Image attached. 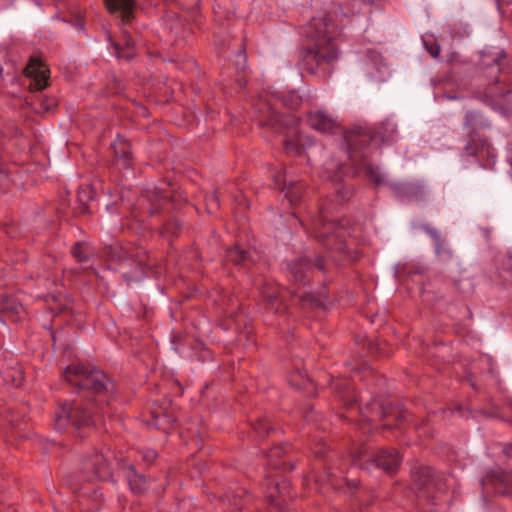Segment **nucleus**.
I'll return each instance as SVG.
<instances>
[{"label": "nucleus", "mask_w": 512, "mask_h": 512, "mask_svg": "<svg viewBox=\"0 0 512 512\" xmlns=\"http://www.w3.org/2000/svg\"><path fill=\"white\" fill-rule=\"evenodd\" d=\"M67 382L78 387L79 397L61 403L54 414L55 428L59 431L70 427L81 428L94 423L98 410L115 391L114 383L100 370H87L81 364H73L64 370Z\"/></svg>", "instance_id": "obj_1"}, {"label": "nucleus", "mask_w": 512, "mask_h": 512, "mask_svg": "<svg viewBox=\"0 0 512 512\" xmlns=\"http://www.w3.org/2000/svg\"><path fill=\"white\" fill-rule=\"evenodd\" d=\"M335 6L327 13L312 18L307 26L306 35L309 44L304 50L303 65L310 74L329 73V66L338 58L339 49L336 37L338 27L332 20V14L341 13L344 16L353 15L359 11L358 0H334Z\"/></svg>", "instance_id": "obj_2"}, {"label": "nucleus", "mask_w": 512, "mask_h": 512, "mask_svg": "<svg viewBox=\"0 0 512 512\" xmlns=\"http://www.w3.org/2000/svg\"><path fill=\"white\" fill-rule=\"evenodd\" d=\"M506 54L502 50L481 52L480 65L486 70L489 83L485 85L483 100L504 116L512 115V101L506 95L512 91V62L503 64Z\"/></svg>", "instance_id": "obj_3"}, {"label": "nucleus", "mask_w": 512, "mask_h": 512, "mask_svg": "<svg viewBox=\"0 0 512 512\" xmlns=\"http://www.w3.org/2000/svg\"><path fill=\"white\" fill-rule=\"evenodd\" d=\"M328 215V208L322 206L319 215L311 219L315 239L327 249L339 254V259L356 261L359 258L358 252H350L344 240L347 235V221L345 223L328 221Z\"/></svg>", "instance_id": "obj_4"}, {"label": "nucleus", "mask_w": 512, "mask_h": 512, "mask_svg": "<svg viewBox=\"0 0 512 512\" xmlns=\"http://www.w3.org/2000/svg\"><path fill=\"white\" fill-rule=\"evenodd\" d=\"M396 125L389 119L381 122L374 130L362 126H354L344 134V140L349 149L362 147L373 141L381 143L393 141Z\"/></svg>", "instance_id": "obj_5"}, {"label": "nucleus", "mask_w": 512, "mask_h": 512, "mask_svg": "<svg viewBox=\"0 0 512 512\" xmlns=\"http://www.w3.org/2000/svg\"><path fill=\"white\" fill-rule=\"evenodd\" d=\"M412 488L424 497L434 496V492H441L445 488L443 478L431 467L419 466L412 474Z\"/></svg>", "instance_id": "obj_6"}, {"label": "nucleus", "mask_w": 512, "mask_h": 512, "mask_svg": "<svg viewBox=\"0 0 512 512\" xmlns=\"http://www.w3.org/2000/svg\"><path fill=\"white\" fill-rule=\"evenodd\" d=\"M255 117L260 127L270 128L276 133L283 132L285 127L294 123L291 116H280L269 102L264 101L258 102Z\"/></svg>", "instance_id": "obj_7"}, {"label": "nucleus", "mask_w": 512, "mask_h": 512, "mask_svg": "<svg viewBox=\"0 0 512 512\" xmlns=\"http://www.w3.org/2000/svg\"><path fill=\"white\" fill-rule=\"evenodd\" d=\"M343 164L338 160L331 158L324 164V177L333 182L337 201L344 203L353 195V189L342 183L343 181Z\"/></svg>", "instance_id": "obj_8"}, {"label": "nucleus", "mask_w": 512, "mask_h": 512, "mask_svg": "<svg viewBox=\"0 0 512 512\" xmlns=\"http://www.w3.org/2000/svg\"><path fill=\"white\" fill-rule=\"evenodd\" d=\"M82 472L88 481L95 479L105 481L112 477V469L108 459L97 452L84 458Z\"/></svg>", "instance_id": "obj_9"}, {"label": "nucleus", "mask_w": 512, "mask_h": 512, "mask_svg": "<svg viewBox=\"0 0 512 512\" xmlns=\"http://www.w3.org/2000/svg\"><path fill=\"white\" fill-rule=\"evenodd\" d=\"M288 276L294 283L305 284L309 279V274L313 269L325 271L326 264L321 257H317L312 263L310 258L301 257L288 264Z\"/></svg>", "instance_id": "obj_10"}, {"label": "nucleus", "mask_w": 512, "mask_h": 512, "mask_svg": "<svg viewBox=\"0 0 512 512\" xmlns=\"http://www.w3.org/2000/svg\"><path fill=\"white\" fill-rule=\"evenodd\" d=\"M25 74L31 79L30 90H43L48 86L50 71L43 62L37 58H31L25 68Z\"/></svg>", "instance_id": "obj_11"}, {"label": "nucleus", "mask_w": 512, "mask_h": 512, "mask_svg": "<svg viewBox=\"0 0 512 512\" xmlns=\"http://www.w3.org/2000/svg\"><path fill=\"white\" fill-rule=\"evenodd\" d=\"M360 147L348 150V156L357 169H363L367 178L372 180L376 186L387 184L384 175L380 172L378 166L368 163L364 156L359 152ZM390 183H388L389 185Z\"/></svg>", "instance_id": "obj_12"}, {"label": "nucleus", "mask_w": 512, "mask_h": 512, "mask_svg": "<svg viewBox=\"0 0 512 512\" xmlns=\"http://www.w3.org/2000/svg\"><path fill=\"white\" fill-rule=\"evenodd\" d=\"M260 294L263 298L265 308L274 314L283 313L285 305L280 296L279 288L272 282L265 281L260 287Z\"/></svg>", "instance_id": "obj_13"}, {"label": "nucleus", "mask_w": 512, "mask_h": 512, "mask_svg": "<svg viewBox=\"0 0 512 512\" xmlns=\"http://www.w3.org/2000/svg\"><path fill=\"white\" fill-rule=\"evenodd\" d=\"M464 153L468 156H475L479 158H494V149L481 137L479 134H469L467 144L464 147Z\"/></svg>", "instance_id": "obj_14"}, {"label": "nucleus", "mask_w": 512, "mask_h": 512, "mask_svg": "<svg viewBox=\"0 0 512 512\" xmlns=\"http://www.w3.org/2000/svg\"><path fill=\"white\" fill-rule=\"evenodd\" d=\"M308 125L322 133H332L338 127L337 120L324 111H312L307 114Z\"/></svg>", "instance_id": "obj_15"}, {"label": "nucleus", "mask_w": 512, "mask_h": 512, "mask_svg": "<svg viewBox=\"0 0 512 512\" xmlns=\"http://www.w3.org/2000/svg\"><path fill=\"white\" fill-rule=\"evenodd\" d=\"M120 467L125 471L130 489L135 494H141L148 488V480L145 475L138 473L135 467L126 459L119 461Z\"/></svg>", "instance_id": "obj_16"}, {"label": "nucleus", "mask_w": 512, "mask_h": 512, "mask_svg": "<svg viewBox=\"0 0 512 512\" xmlns=\"http://www.w3.org/2000/svg\"><path fill=\"white\" fill-rule=\"evenodd\" d=\"M484 489L492 486L496 493L501 495L512 494V482L510 476L503 472H491L482 480Z\"/></svg>", "instance_id": "obj_17"}, {"label": "nucleus", "mask_w": 512, "mask_h": 512, "mask_svg": "<svg viewBox=\"0 0 512 512\" xmlns=\"http://www.w3.org/2000/svg\"><path fill=\"white\" fill-rule=\"evenodd\" d=\"M0 312L7 319L18 322L24 315V307L22 304L13 296L0 295Z\"/></svg>", "instance_id": "obj_18"}, {"label": "nucleus", "mask_w": 512, "mask_h": 512, "mask_svg": "<svg viewBox=\"0 0 512 512\" xmlns=\"http://www.w3.org/2000/svg\"><path fill=\"white\" fill-rule=\"evenodd\" d=\"M375 464L386 472H395L401 462V458L395 449H380L373 457Z\"/></svg>", "instance_id": "obj_19"}, {"label": "nucleus", "mask_w": 512, "mask_h": 512, "mask_svg": "<svg viewBox=\"0 0 512 512\" xmlns=\"http://www.w3.org/2000/svg\"><path fill=\"white\" fill-rule=\"evenodd\" d=\"M105 4L111 13H121L124 24L129 23L133 18L134 0H105Z\"/></svg>", "instance_id": "obj_20"}, {"label": "nucleus", "mask_w": 512, "mask_h": 512, "mask_svg": "<svg viewBox=\"0 0 512 512\" xmlns=\"http://www.w3.org/2000/svg\"><path fill=\"white\" fill-rule=\"evenodd\" d=\"M281 181L283 182L281 190L285 193V197L289 202L292 205L299 203L303 196V184L300 182H294L293 180L287 181L286 177L282 180L281 176H278L275 179L276 185H279Z\"/></svg>", "instance_id": "obj_21"}, {"label": "nucleus", "mask_w": 512, "mask_h": 512, "mask_svg": "<svg viewBox=\"0 0 512 512\" xmlns=\"http://www.w3.org/2000/svg\"><path fill=\"white\" fill-rule=\"evenodd\" d=\"M291 484L288 480L284 479L281 482H276L273 491L267 494V499L271 505L277 506L280 509L286 503V498L290 493Z\"/></svg>", "instance_id": "obj_22"}, {"label": "nucleus", "mask_w": 512, "mask_h": 512, "mask_svg": "<svg viewBox=\"0 0 512 512\" xmlns=\"http://www.w3.org/2000/svg\"><path fill=\"white\" fill-rule=\"evenodd\" d=\"M332 388L347 406H351L358 400L350 382L347 379H337L333 381Z\"/></svg>", "instance_id": "obj_23"}, {"label": "nucleus", "mask_w": 512, "mask_h": 512, "mask_svg": "<svg viewBox=\"0 0 512 512\" xmlns=\"http://www.w3.org/2000/svg\"><path fill=\"white\" fill-rule=\"evenodd\" d=\"M392 191L400 197L417 199L423 194V187L414 183H390Z\"/></svg>", "instance_id": "obj_24"}, {"label": "nucleus", "mask_w": 512, "mask_h": 512, "mask_svg": "<svg viewBox=\"0 0 512 512\" xmlns=\"http://www.w3.org/2000/svg\"><path fill=\"white\" fill-rule=\"evenodd\" d=\"M115 156L123 166L129 168L132 164V154L130 151V144L124 138H118L113 145Z\"/></svg>", "instance_id": "obj_25"}, {"label": "nucleus", "mask_w": 512, "mask_h": 512, "mask_svg": "<svg viewBox=\"0 0 512 512\" xmlns=\"http://www.w3.org/2000/svg\"><path fill=\"white\" fill-rule=\"evenodd\" d=\"M226 259L235 265L247 266L252 262L251 254L249 251L235 245L227 249Z\"/></svg>", "instance_id": "obj_26"}, {"label": "nucleus", "mask_w": 512, "mask_h": 512, "mask_svg": "<svg viewBox=\"0 0 512 512\" xmlns=\"http://www.w3.org/2000/svg\"><path fill=\"white\" fill-rule=\"evenodd\" d=\"M464 126L470 131L469 134H478L477 130L486 128L489 124L479 113L468 111L465 114Z\"/></svg>", "instance_id": "obj_27"}, {"label": "nucleus", "mask_w": 512, "mask_h": 512, "mask_svg": "<svg viewBox=\"0 0 512 512\" xmlns=\"http://www.w3.org/2000/svg\"><path fill=\"white\" fill-rule=\"evenodd\" d=\"M2 377L5 383L18 387L24 380V372L22 367L17 365L16 367H9L3 371Z\"/></svg>", "instance_id": "obj_28"}, {"label": "nucleus", "mask_w": 512, "mask_h": 512, "mask_svg": "<svg viewBox=\"0 0 512 512\" xmlns=\"http://www.w3.org/2000/svg\"><path fill=\"white\" fill-rule=\"evenodd\" d=\"M102 502L103 494L99 489H95L92 494H86L82 500V504L86 506L88 512L98 511Z\"/></svg>", "instance_id": "obj_29"}, {"label": "nucleus", "mask_w": 512, "mask_h": 512, "mask_svg": "<svg viewBox=\"0 0 512 512\" xmlns=\"http://www.w3.org/2000/svg\"><path fill=\"white\" fill-rule=\"evenodd\" d=\"M289 382L293 387L302 390H308L309 386L313 385L312 381L307 376V374L299 369L295 370L290 375Z\"/></svg>", "instance_id": "obj_30"}, {"label": "nucleus", "mask_w": 512, "mask_h": 512, "mask_svg": "<svg viewBox=\"0 0 512 512\" xmlns=\"http://www.w3.org/2000/svg\"><path fill=\"white\" fill-rule=\"evenodd\" d=\"M93 198L92 188L88 185L81 186L77 192V201L79 203L78 213H86L88 211L87 203Z\"/></svg>", "instance_id": "obj_31"}, {"label": "nucleus", "mask_w": 512, "mask_h": 512, "mask_svg": "<svg viewBox=\"0 0 512 512\" xmlns=\"http://www.w3.org/2000/svg\"><path fill=\"white\" fill-rule=\"evenodd\" d=\"M434 246L436 256L441 262L447 263L453 258V251L445 239L438 242Z\"/></svg>", "instance_id": "obj_32"}, {"label": "nucleus", "mask_w": 512, "mask_h": 512, "mask_svg": "<svg viewBox=\"0 0 512 512\" xmlns=\"http://www.w3.org/2000/svg\"><path fill=\"white\" fill-rule=\"evenodd\" d=\"M72 254L78 262L84 263L90 259L92 252L89 246L83 243H76L72 248Z\"/></svg>", "instance_id": "obj_33"}, {"label": "nucleus", "mask_w": 512, "mask_h": 512, "mask_svg": "<svg viewBox=\"0 0 512 512\" xmlns=\"http://www.w3.org/2000/svg\"><path fill=\"white\" fill-rule=\"evenodd\" d=\"M284 454H285V449L283 446H276V447L272 448L267 453L268 464L274 468H281L282 465H284V463L278 462V459H280Z\"/></svg>", "instance_id": "obj_34"}, {"label": "nucleus", "mask_w": 512, "mask_h": 512, "mask_svg": "<svg viewBox=\"0 0 512 512\" xmlns=\"http://www.w3.org/2000/svg\"><path fill=\"white\" fill-rule=\"evenodd\" d=\"M300 302L303 307L324 308L323 300L311 293L301 295Z\"/></svg>", "instance_id": "obj_35"}, {"label": "nucleus", "mask_w": 512, "mask_h": 512, "mask_svg": "<svg viewBox=\"0 0 512 512\" xmlns=\"http://www.w3.org/2000/svg\"><path fill=\"white\" fill-rule=\"evenodd\" d=\"M284 149L288 154L299 155L302 152V145L297 139L287 138L283 142Z\"/></svg>", "instance_id": "obj_36"}, {"label": "nucleus", "mask_w": 512, "mask_h": 512, "mask_svg": "<svg viewBox=\"0 0 512 512\" xmlns=\"http://www.w3.org/2000/svg\"><path fill=\"white\" fill-rule=\"evenodd\" d=\"M283 104L291 109H296L302 103L301 96L296 92H290L283 97Z\"/></svg>", "instance_id": "obj_37"}, {"label": "nucleus", "mask_w": 512, "mask_h": 512, "mask_svg": "<svg viewBox=\"0 0 512 512\" xmlns=\"http://www.w3.org/2000/svg\"><path fill=\"white\" fill-rule=\"evenodd\" d=\"M206 209L209 213L216 212L219 207V194L217 191L213 192L212 194L208 195L205 199Z\"/></svg>", "instance_id": "obj_38"}, {"label": "nucleus", "mask_w": 512, "mask_h": 512, "mask_svg": "<svg viewBox=\"0 0 512 512\" xmlns=\"http://www.w3.org/2000/svg\"><path fill=\"white\" fill-rule=\"evenodd\" d=\"M254 431L258 434L259 437H264L266 433H268L272 428L269 424L268 419H258L253 424Z\"/></svg>", "instance_id": "obj_39"}, {"label": "nucleus", "mask_w": 512, "mask_h": 512, "mask_svg": "<svg viewBox=\"0 0 512 512\" xmlns=\"http://www.w3.org/2000/svg\"><path fill=\"white\" fill-rule=\"evenodd\" d=\"M181 228V224L179 223L178 220H172V221H169L167 222L162 230H161V233L165 236H168V235H176L177 232L180 230Z\"/></svg>", "instance_id": "obj_40"}, {"label": "nucleus", "mask_w": 512, "mask_h": 512, "mask_svg": "<svg viewBox=\"0 0 512 512\" xmlns=\"http://www.w3.org/2000/svg\"><path fill=\"white\" fill-rule=\"evenodd\" d=\"M423 229L432 238V240L434 241V245L444 240V238L441 236L440 232L437 229L430 226H424Z\"/></svg>", "instance_id": "obj_41"}, {"label": "nucleus", "mask_w": 512, "mask_h": 512, "mask_svg": "<svg viewBox=\"0 0 512 512\" xmlns=\"http://www.w3.org/2000/svg\"><path fill=\"white\" fill-rule=\"evenodd\" d=\"M425 44V47L428 51V53L433 57V58H437L440 54V45L437 44L436 42H432L431 44H429L427 41L424 42Z\"/></svg>", "instance_id": "obj_42"}, {"label": "nucleus", "mask_w": 512, "mask_h": 512, "mask_svg": "<svg viewBox=\"0 0 512 512\" xmlns=\"http://www.w3.org/2000/svg\"><path fill=\"white\" fill-rule=\"evenodd\" d=\"M157 458V452L153 449H146L142 452V459L147 464H151Z\"/></svg>", "instance_id": "obj_43"}, {"label": "nucleus", "mask_w": 512, "mask_h": 512, "mask_svg": "<svg viewBox=\"0 0 512 512\" xmlns=\"http://www.w3.org/2000/svg\"><path fill=\"white\" fill-rule=\"evenodd\" d=\"M365 453L366 452L364 450H359L358 452L353 453L352 454V464L363 468L361 459Z\"/></svg>", "instance_id": "obj_44"}, {"label": "nucleus", "mask_w": 512, "mask_h": 512, "mask_svg": "<svg viewBox=\"0 0 512 512\" xmlns=\"http://www.w3.org/2000/svg\"><path fill=\"white\" fill-rule=\"evenodd\" d=\"M503 268L507 270H512V253H508L506 257L503 259Z\"/></svg>", "instance_id": "obj_45"}, {"label": "nucleus", "mask_w": 512, "mask_h": 512, "mask_svg": "<svg viewBox=\"0 0 512 512\" xmlns=\"http://www.w3.org/2000/svg\"><path fill=\"white\" fill-rule=\"evenodd\" d=\"M503 452L505 453V455L512 458V442L504 446Z\"/></svg>", "instance_id": "obj_46"}, {"label": "nucleus", "mask_w": 512, "mask_h": 512, "mask_svg": "<svg viewBox=\"0 0 512 512\" xmlns=\"http://www.w3.org/2000/svg\"><path fill=\"white\" fill-rule=\"evenodd\" d=\"M408 418V413L406 411L397 412L396 420L397 421H405Z\"/></svg>", "instance_id": "obj_47"}, {"label": "nucleus", "mask_w": 512, "mask_h": 512, "mask_svg": "<svg viewBox=\"0 0 512 512\" xmlns=\"http://www.w3.org/2000/svg\"><path fill=\"white\" fill-rule=\"evenodd\" d=\"M68 309L67 305L52 307V312L63 313Z\"/></svg>", "instance_id": "obj_48"}, {"label": "nucleus", "mask_w": 512, "mask_h": 512, "mask_svg": "<svg viewBox=\"0 0 512 512\" xmlns=\"http://www.w3.org/2000/svg\"><path fill=\"white\" fill-rule=\"evenodd\" d=\"M379 409H380V414L383 418L387 417L390 414V412H388L387 408L384 406H379Z\"/></svg>", "instance_id": "obj_49"}, {"label": "nucleus", "mask_w": 512, "mask_h": 512, "mask_svg": "<svg viewBox=\"0 0 512 512\" xmlns=\"http://www.w3.org/2000/svg\"><path fill=\"white\" fill-rule=\"evenodd\" d=\"M75 26L77 27L78 30H83L84 29V23L80 19L76 20Z\"/></svg>", "instance_id": "obj_50"}, {"label": "nucleus", "mask_w": 512, "mask_h": 512, "mask_svg": "<svg viewBox=\"0 0 512 512\" xmlns=\"http://www.w3.org/2000/svg\"><path fill=\"white\" fill-rule=\"evenodd\" d=\"M135 45L134 41L131 38L126 39V46L127 47H133Z\"/></svg>", "instance_id": "obj_51"}, {"label": "nucleus", "mask_w": 512, "mask_h": 512, "mask_svg": "<svg viewBox=\"0 0 512 512\" xmlns=\"http://www.w3.org/2000/svg\"><path fill=\"white\" fill-rule=\"evenodd\" d=\"M159 207H150V214H154L158 211Z\"/></svg>", "instance_id": "obj_52"}, {"label": "nucleus", "mask_w": 512, "mask_h": 512, "mask_svg": "<svg viewBox=\"0 0 512 512\" xmlns=\"http://www.w3.org/2000/svg\"><path fill=\"white\" fill-rule=\"evenodd\" d=\"M444 96H445L447 99H451V100H453V99H457V97H456V96L451 95V94H445Z\"/></svg>", "instance_id": "obj_53"}, {"label": "nucleus", "mask_w": 512, "mask_h": 512, "mask_svg": "<svg viewBox=\"0 0 512 512\" xmlns=\"http://www.w3.org/2000/svg\"><path fill=\"white\" fill-rule=\"evenodd\" d=\"M454 286H455L456 289L460 290V287H459L460 286V281H455L454 282Z\"/></svg>", "instance_id": "obj_54"}, {"label": "nucleus", "mask_w": 512, "mask_h": 512, "mask_svg": "<svg viewBox=\"0 0 512 512\" xmlns=\"http://www.w3.org/2000/svg\"><path fill=\"white\" fill-rule=\"evenodd\" d=\"M361 429L364 433L368 432V429H366L365 425L363 424L361 425Z\"/></svg>", "instance_id": "obj_55"}, {"label": "nucleus", "mask_w": 512, "mask_h": 512, "mask_svg": "<svg viewBox=\"0 0 512 512\" xmlns=\"http://www.w3.org/2000/svg\"><path fill=\"white\" fill-rule=\"evenodd\" d=\"M383 428H384V429L391 428V425H390V424H384V425H383Z\"/></svg>", "instance_id": "obj_56"}, {"label": "nucleus", "mask_w": 512, "mask_h": 512, "mask_svg": "<svg viewBox=\"0 0 512 512\" xmlns=\"http://www.w3.org/2000/svg\"><path fill=\"white\" fill-rule=\"evenodd\" d=\"M315 453H316L317 455H321V454L323 453V451H322V450H319V451H316Z\"/></svg>", "instance_id": "obj_57"}, {"label": "nucleus", "mask_w": 512, "mask_h": 512, "mask_svg": "<svg viewBox=\"0 0 512 512\" xmlns=\"http://www.w3.org/2000/svg\"><path fill=\"white\" fill-rule=\"evenodd\" d=\"M115 49L119 50V45L118 44H115Z\"/></svg>", "instance_id": "obj_58"}, {"label": "nucleus", "mask_w": 512, "mask_h": 512, "mask_svg": "<svg viewBox=\"0 0 512 512\" xmlns=\"http://www.w3.org/2000/svg\"><path fill=\"white\" fill-rule=\"evenodd\" d=\"M351 484H352L353 486H356V485H357V483H356V482H352Z\"/></svg>", "instance_id": "obj_59"}]
</instances>
